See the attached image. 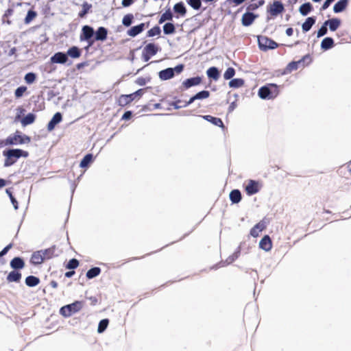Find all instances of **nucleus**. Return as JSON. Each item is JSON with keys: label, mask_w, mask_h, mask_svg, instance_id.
Segmentation results:
<instances>
[{"label": "nucleus", "mask_w": 351, "mask_h": 351, "mask_svg": "<svg viewBox=\"0 0 351 351\" xmlns=\"http://www.w3.org/2000/svg\"><path fill=\"white\" fill-rule=\"evenodd\" d=\"M3 155L6 157L4 165L9 167L12 165L20 157L27 158L29 154L20 149H13L3 152Z\"/></svg>", "instance_id": "1"}, {"label": "nucleus", "mask_w": 351, "mask_h": 351, "mask_svg": "<svg viewBox=\"0 0 351 351\" xmlns=\"http://www.w3.org/2000/svg\"><path fill=\"white\" fill-rule=\"evenodd\" d=\"M82 302L76 301L72 304L62 306L60 310V314L64 317H70L73 314L78 312L82 308Z\"/></svg>", "instance_id": "2"}, {"label": "nucleus", "mask_w": 351, "mask_h": 351, "mask_svg": "<svg viewBox=\"0 0 351 351\" xmlns=\"http://www.w3.org/2000/svg\"><path fill=\"white\" fill-rule=\"evenodd\" d=\"M53 253V249L38 251L32 254L31 261L35 265L40 264L45 258H51Z\"/></svg>", "instance_id": "3"}, {"label": "nucleus", "mask_w": 351, "mask_h": 351, "mask_svg": "<svg viewBox=\"0 0 351 351\" xmlns=\"http://www.w3.org/2000/svg\"><path fill=\"white\" fill-rule=\"evenodd\" d=\"M258 43L260 49L263 51L274 49L278 47V44L276 42L266 36H258Z\"/></svg>", "instance_id": "4"}, {"label": "nucleus", "mask_w": 351, "mask_h": 351, "mask_svg": "<svg viewBox=\"0 0 351 351\" xmlns=\"http://www.w3.org/2000/svg\"><path fill=\"white\" fill-rule=\"evenodd\" d=\"M183 70L182 65H178L175 68H168L159 72V77L162 80H167L172 78L174 75V73H180Z\"/></svg>", "instance_id": "5"}, {"label": "nucleus", "mask_w": 351, "mask_h": 351, "mask_svg": "<svg viewBox=\"0 0 351 351\" xmlns=\"http://www.w3.org/2000/svg\"><path fill=\"white\" fill-rule=\"evenodd\" d=\"M284 10L285 8L283 4L279 1H274L267 8V12L273 17L282 13Z\"/></svg>", "instance_id": "6"}, {"label": "nucleus", "mask_w": 351, "mask_h": 351, "mask_svg": "<svg viewBox=\"0 0 351 351\" xmlns=\"http://www.w3.org/2000/svg\"><path fill=\"white\" fill-rule=\"evenodd\" d=\"M159 48L153 43L147 44L143 49V56L145 61H148L150 57L154 56L158 51Z\"/></svg>", "instance_id": "7"}, {"label": "nucleus", "mask_w": 351, "mask_h": 351, "mask_svg": "<svg viewBox=\"0 0 351 351\" xmlns=\"http://www.w3.org/2000/svg\"><path fill=\"white\" fill-rule=\"evenodd\" d=\"M261 189V184L259 182L250 180L245 186V190L248 195H252L258 192Z\"/></svg>", "instance_id": "8"}, {"label": "nucleus", "mask_w": 351, "mask_h": 351, "mask_svg": "<svg viewBox=\"0 0 351 351\" xmlns=\"http://www.w3.org/2000/svg\"><path fill=\"white\" fill-rule=\"evenodd\" d=\"M68 57L66 53L62 52H57L51 57L50 61L51 63L56 64H64L66 62Z\"/></svg>", "instance_id": "9"}, {"label": "nucleus", "mask_w": 351, "mask_h": 351, "mask_svg": "<svg viewBox=\"0 0 351 351\" xmlns=\"http://www.w3.org/2000/svg\"><path fill=\"white\" fill-rule=\"evenodd\" d=\"M30 139L27 136L22 137L21 136H14V137H10L6 140V144L8 145H13V144H23L25 143H29Z\"/></svg>", "instance_id": "10"}, {"label": "nucleus", "mask_w": 351, "mask_h": 351, "mask_svg": "<svg viewBox=\"0 0 351 351\" xmlns=\"http://www.w3.org/2000/svg\"><path fill=\"white\" fill-rule=\"evenodd\" d=\"M257 16L251 12L244 14L241 18V22L243 25L249 26L256 19Z\"/></svg>", "instance_id": "11"}, {"label": "nucleus", "mask_w": 351, "mask_h": 351, "mask_svg": "<svg viewBox=\"0 0 351 351\" xmlns=\"http://www.w3.org/2000/svg\"><path fill=\"white\" fill-rule=\"evenodd\" d=\"M259 247L266 251L269 252L272 247V243L270 238L268 236H265L259 242Z\"/></svg>", "instance_id": "12"}, {"label": "nucleus", "mask_w": 351, "mask_h": 351, "mask_svg": "<svg viewBox=\"0 0 351 351\" xmlns=\"http://www.w3.org/2000/svg\"><path fill=\"white\" fill-rule=\"evenodd\" d=\"M266 225L264 221H260L255 225L251 230L250 234L253 237H257L259 234L265 228Z\"/></svg>", "instance_id": "13"}, {"label": "nucleus", "mask_w": 351, "mask_h": 351, "mask_svg": "<svg viewBox=\"0 0 351 351\" xmlns=\"http://www.w3.org/2000/svg\"><path fill=\"white\" fill-rule=\"evenodd\" d=\"M62 121V115L60 112H56L51 120L47 125V129L49 131H51L54 129L55 126Z\"/></svg>", "instance_id": "14"}, {"label": "nucleus", "mask_w": 351, "mask_h": 351, "mask_svg": "<svg viewBox=\"0 0 351 351\" xmlns=\"http://www.w3.org/2000/svg\"><path fill=\"white\" fill-rule=\"evenodd\" d=\"M145 28V24L141 23L136 26L132 27L128 31V35L132 37H134L143 31Z\"/></svg>", "instance_id": "15"}, {"label": "nucleus", "mask_w": 351, "mask_h": 351, "mask_svg": "<svg viewBox=\"0 0 351 351\" xmlns=\"http://www.w3.org/2000/svg\"><path fill=\"white\" fill-rule=\"evenodd\" d=\"M201 82V78L199 77L187 79L182 82L185 88H189L193 86L198 85Z\"/></svg>", "instance_id": "16"}, {"label": "nucleus", "mask_w": 351, "mask_h": 351, "mask_svg": "<svg viewBox=\"0 0 351 351\" xmlns=\"http://www.w3.org/2000/svg\"><path fill=\"white\" fill-rule=\"evenodd\" d=\"M348 0H340L336 3L333 7V10L335 13H339L345 10L348 5Z\"/></svg>", "instance_id": "17"}, {"label": "nucleus", "mask_w": 351, "mask_h": 351, "mask_svg": "<svg viewBox=\"0 0 351 351\" xmlns=\"http://www.w3.org/2000/svg\"><path fill=\"white\" fill-rule=\"evenodd\" d=\"M202 118L212 123L213 125H217L221 128H223V123L221 119L219 118L213 117L210 115L202 116Z\"/></svg>", "instance_id": "18"}, {"label": "nucleus", "mask_w": 351, "mask_h": 351, "mask_svg": "<svg viewBox=\"0 0 351 351\" xmlns=\"http://www.w3.org/2000/svg\"><path fill=\"white\" fill-rule=\"evenodd\" d=\"M341 21L338 19H332L325 21V25H328L331 31L336 30L340 25Z\"/></svg>", "instance_id": "19"}, {"label": "nucleus", "mask_w": 351, "mask_h": 351, "mask_svg": "<svg viewBox=\"0 0 351 351\" xmlns=\"http://www.w3.org/2000/svg\"><path fill=\"white\" fill-rule=\"evenodd\" d=\"M206 74L208 77L213 78L215 80H217L220 75L218 69L214 66L209 68L206 71Z\"/></svg>", "instance_id": "20"}, {"label": "nucleus", "mask_w": 351, "mask_h": 351, "mask_svg": "<svg viewBox=\"0 0 351 351\" xmlns=\"http://www.w3.org/2000/svg\"><path fill=\"white\" fill-rule=\"evenodd\" d=\"M258 95L262 99H272L271 96H270L269 88V86H263L259 89Z\"/></svg>", "instance_id": "21"}, {"label": "nucleus", "mask_w": 351, "mask_h": 351, "mask_svg": "<svg viewBox=\"0 0 351 351\" xmlns=\"http://www.w3.org/2000/svg\"><path fill=\"white\" fill-rule=\"evenodd\" d=\"M107 30L106 28L101 27L96 32L95 39L97 40H104L106 38Z\"/></svg>", "instance_id": "22"}, {"label": "nucleus", "mask_w": 351, "mask_h": 351, "mask_svg": "<svg viewBox=\"0 0 351 351\" xmlns=\"http://www.w3.org/2000/svg\"><path fill=\"white\" fill-rule=\"evenodd\" d=\"M10 265L14 269H21L24 267V262L20 258H14L10 262Z\"/></svg>", "instance_id": "23"}, {"label": "nucleus", "mask_w": 351, "mask_h": 351, "mask_svg": "<svg viewBox=\"0 0 351 351\" xmlns=\"http://www.w3.org/2000/svg\"><path fill=\"white\" fill-rule=\"evenodd\" d=\"M333 45H334L333 40L331 38L327 37V38H325L322 41L321 47H322V49H323L324 50H327V49L332 47Z\"/></svg>", "instance_id": "24"}, {"label": "nucleus", "mask_w": 351, "mask_h": 351, "mask_svg": "<svg viewBox=\"0 0 351 351\" xmlns=\"http://www.w3.org/2000/svg\"><path fill=\"white\" fill-rule=\"evenodd\" d=\"M66 56L73 58H77L80 56V51L77 47H72L67 51Z\"/></svg>", "instance_id": "25"}, {"label": "nucleus", "mask_w": 351, "mask_h": 351, "mask_svg": "<svg viewBox=\"0 0 351 351\" xmlns=\"http://www.w3.org/2000/svg\"><path fill=\"white\" fill-rule=\"evenodd\" d=\"M315 20L312 17L306 19L305 22L302 24V27L304 32H308L310 30L313 25L315 23Z\"/></svg>", "instance_id": "26"}, {"label": "nucleus", "mask_w": 351, "mask_h": 351, "mask_svg": "<svg viewBox=\"0 0 351 351\" xmlns=\"http://www.w3.org/2000/svg\"><path fill=\"white\" fill-rule=\"evenodd\" d=\"M83 35L86 40L90 39L94 33L93 29L88 25H85L82 28Z\"/></svg>", "instance_id": "27"}, {"label": "nucleus", "mask_w": 351, "mask_h": 351, "mask_svg": "<svg viewBox=\"0 0 351 351\" xmlns=\"http://www.w3.org/2000/svg\"><path fill=\"white\" fill-rule=\"evenodd\" d=\"M21 277V274L19 271H11L8 276V280L9 282H18Z\"/></svg>", "instance_id": "28"}, {"label": "nucleus", "mask_w": 351, "mask_h": 351, "mask_svg": "<svg viewBox=\"0 0 351 351\" xmlns=\"http://www.w3.org/2000/svg\"><path fill=\"white\" fill-rule=\"evenodd\" d=\"M241 193L238 190H233L230 193V198L233 203H238L241 200Z\"/></svg>", "instance_id": "29"}, {"label": "nucleus", "mask_w": 351, "mask_h": 351, "mask_svg": "<svg viewBox=\"0 0 351 351\" xmlns=\"http://www.w3.org/2000/svg\"><path fill=\"white\" fill-rule=\"evenodd\" d=\"M25 283L29 287H34L39 283V279L35 276H30L26 278Z\"/></svg>", "instance_id": "30"}, {"label": "nucleus", "mask_w": 351, "mask_h": 351, "mask_svg": "<svg viewBox=\"0 0 351 351\" xmlns=\"http://www.w3.org/2000/svg\"><path fill=\"white\" fill-rule=\"evenodd\" d=\"M35 120V115L34 114L29 113L26 115L22 120L21 123L23 125H27L32 123Z\"/></svg>", "instance_id": "31"}, {"label": "nucleus", "mask_w": 351, "mask_h": 351, "mask_svg": "<svg viewBox=\"0 0 351 351\" xmlns=\"http://www.w3.org/2000/svg\"><path fill=\"white\" fill-rule=\"evenodd\" d=\"M134 98V94L128 95H122L119 98V103L121 105H125L132 101Z\"/></svg>", "instance_id": "32"}, {"label": "nucleus", "mask_w": 351, "mask_h": 351, "mask_svg": "<svg viewBox=\"0 0 351 351\" xmlns=\"http://www.w3.org/2000/svg\"><path fill=\"white\" fill-rule=\"evenodd\" d=\"M173 18V14L170 10V9H168L166 10L160 16V19L159 20V23H162L166 21H170Z\"/></svg>", "instance_id": "33"}, {"label": "nucleus", "mask_w": 351, "mask_h": 351, "mask_svg": "<svg viewBox=\"0 0 351 351\" xmlns=\"http://www.w3.org/2000/svg\"><path fill=\"white\" fill-rule=\"evenodd\" d=\"M93 160L92 154L86 155L84 158L82 160L80 166L82 168L86 167Z\"/></svg>", "instance_id": "34"}, {"label": "nucleus", "mask_w": 351, "mask_h": 351, "mask_svg": "<svg viewBox=\"0 0 351 351\" xmlns=\"http://www.w3.org/2000/svg\"><path fill=\"white\" fill-rule=\"evenodd\" d=\"M312 6L310 3H306L302 4L300 7V12L303 15H306L311 10Z\"/></svg>", "instance_id": "35"}, {"label": "nucleus", "mask_w": 351, "mask_h": 351, "mask_svg": "<svg viewBox=\"0 0 351 351\" xmlns=\"http://www.w3.org/2000/svg\"><path fill=\"white\" fill-rule=\"evenodd\" d=\"M100 274V269L99 267H94L89 269L86 273V277L89 279L97 276Z\"/></svg>", "instance_id": "36"}, {"label": "nucleus", "mask_w": 351, "mask_h": 351, "mask_svg": "<svg viewBox=\"0 0 351 351\" xmlns=\"http://www.w3.org/2000/svg\"><path fill=\"white\" fill-rule=\"evenodd\" d=\"M173 9L176 12L181 14L182 16H184L186 14V8L182 3H176L174 5Z\"/></svg>", "instance_id": "37"}, {"label": "nucleus", "mask_w": 351, "mask_h": 351, "mask_svg": "<svg viewBox=\"0 0 351 351\" xmlns=\"http://www.w3.org/2000/svg\"><path fill=\"white\" fill-rule=\"evenodd\" d=\"M163 31L165 34H171L175 32V27L171 23H165L163 26Z\"/></svg>", "instance_id": "38"}, {"label": "nucleus", "mask_w": 351, "mask_h": 351, "mask_svg": "<svg viewBox=\"0 0 351 351\" xmlns=\"http://www.w3.org/2000/svg\"><path fill=\"white\" fill-rule=\"evenodd\" d=\"M243 84V80L242 79H233L229 82V86L232 88H239L242 86Z\"/></svg>", "instance_id": "39"}, {"label": "nucleus", "mask_w": 351, "mask_h": 351, "mask_svg": "<svg viewBox=\"0 0 351 351\" xmlns=\"http://www.w3.org/2000/svg\"><path fill=\"white\" fill-rule=\"evenodd\" d=\"M132 19H133V15L132 14H127V15L123 16V20H122V23L125 26L128 27V26H130L132 24Z\"/></svg>", "instance_id": "40"}, {"label": "nucleus", "mask_w": 351, "mask_h": 351, "mask_svg": "<svg viewBox=\"0 0 351 351\" xmlns=\"http://www.w3.org/2000/svg\"><path fill=\"white\" fill-rule=\"evenodd\" d=\"M108 324V319H102L101 321H100L99 326H98V328H97L98 332L101 333V332H104L106 330V328H107Z\"/></svg>", "instance_id": "41"}, {"label": "nucleus", "mask_w": 351, "mask_h": 351, "mask_svg": "<svg viewBox=\"0 0 351 351\" xmlns=\"http://www.w3.org/2000/svg\"><path fill=\"white\" fill-rule=\"evenodd\" d=\"M235 74V71L233 68L232 67H230V68H228L226 69V71H225L224 74H223V77L226 79V80H229L230 78H232Z\"/></svg>", "instance_id": "42"}, {"label": "nucleus", "mask_w": 351, "mask_h": 351, "mask_svg": "<svg viewBox=\"0 0 351 351\" xmlns=\"http://www.w3.org/2000/svg\"><path fill=\"white\" fill-rule=\"evenodd\" d=\"M268 86L269 88L270 96H271L272 98L276 97L278 94L277 86L271 84H269Z\"/></svg>", "instance_id": "43"}, {"label": "nucleus", "mask_w": 351, "mask_h": 351, "mask_svg": "<svg viewBox=\"0 0 351 351\" xmlns=\"http://www.w3.org/2000/svg\"><path fill=\"white\" fill-rule=\"evenodd\" d=\"M36 16V13L35 12L29 10L25 19V23L27 24L29 23Z\"/></svg>", "instance_id": "44"}, {"label": "nucleus", "mask_w": 351, "mask_h": 351, "mask_svg": "<svg viewBox=\"0 0 351 351\" xmlns=\"http://www.w3.org/2000/svg\"><path fill=\"white\" fill-rule=\"evenodd\" d=\"M209 92L207 91V90H202L198 93H197L195 95V98H196V99H206L209 97Z\"/></svg>", "instance_id": "45"}, {"label": "nucleus", "mask_w": 351, "mask_h": 351, "mask_svg": "<svg viewBox=\"0 0 351 351\" xmlns=\"http://www.w3.org/2000/svg\"><path fill=\"white\" fill-rule=\"evenodd\" d=\"M36 75L33 73H28L25 76V80L27 84L33 83L36 80Z\"/></svg>", "instance_id": "46"}, {"label": "nucleus", "mask_w": 351, "mask_h": 351, "mask_svg": "<svg viewBox=\"0 0 351 351\" xmlns=\"http://www.w3.org/2000/svg\"><path fill=\"white\" fill-rule=\"evenodd\" d=\"M27 88L25 86H20L15 90V96L17 98L22 97L24 93L26 91Z\"/></svg>", "instance_id": "47"}, {"label": "nucleus", "mask_w": 351, "mask_h": 351, "mask_svg": "<svg viewBox=\"0 0 351 351\" xmlns=\"http://www.w3.org/2000/svg\"><path fill=\"white\" fill-rule=\"evenodd\" d=\"M78 265H79L78 261L75 258H73L69 261V262L67 265V268L68 269H75V268L77 267Z\"/></svg>", "instance_id": "48"}, {"label": "nucleus", "mask_w": 351, "mask_h": 351, "mask_svg": "<svg viewBox=\"0 0 351 351\" xmlns=\"http://www.w3.org/2000/svg\"><path fill=\"white\" fill-rule=\"evenodd\" d=\"M189 3L193 7L194 9H199L201 6L200 0H189Z\"/></svg>", "instance_id": "49"}, {"label": "nucleus", "mask_w": 351, "mask_h": 351, "mask_svg": "<svg viewBox=\"0 0 351 351\" xmlns=\"http://www.w3.org/2000/svg\"><path fill=\"white\" fill-rule=\"evenodd\" d=\"M327 25H325V23L324 25L321 27V28L317 32V37H321L325 35L327 32Z\"/></svg>", "instance_id": "50"}, {"label": "nucleus", "mask_w": 351, "mask_h": 351, "mask_svg": "<svg viewBox=\"0 0 351 351\" xmlns=\"http://www.w3.org/2000/svg\"><path fill=\"white\" fill-rule=\"evenodd\" d=\"M160 34V29L159 28H156V29H150L149 32H148V35L149 36H156V35H158Z\"/></svg>", "instance_id": "51"}, {"label": "nucleus", "mask_w": 351, "mask_h": 351, "mask_svg": "<svg viewBox=\"0 0 351 351\" xmlns=\"http://www.w3.org/2000/svg\"><path fill=\"white\" fill-rule=\"evenodd\" d=\"M333 1L334 0H326L322 7V9L326 10V8H328Z\"/></svg>", "instance_id": "52"}, {"label": "nucleus", "mask_w": 351, "mask_h": 351, "mask_svg": "<svg viewBox=\"0 0 351 351\" xmlns=\"http://www.w3.org/2000/svg\"><path fill=\"white\" fill-rule=\"evenodd\" d=\"M298 68V63L296 62H292L289 64L288 69L289 71L295 70Z\"/></svg>", "instance_id": "53"}, {"label": "nucleus", "mask_w": 351, "mask_h": 351, "mask_svg": "<svg viewBox=\"0 0 351 351\" xmlns=\"http://www.w3.org/2000/svg\"><path fill=\"white\" fill-rule=\"evenodd\" d=\"M10 197V199H11V201H12V203L13 204V206L14 208V209H17L18 208V203L16 202V200L12 197V194H9Z\"/></svg>", "instance_id": "54"}, {"label": "nucleus", "mask_w": 351, "mask_h": 351, "mask_svg": "<svg viewBox=\"0 0 351 351\" xmlns=\"http://www.w3.org/2000/svg\"><path fill=\"white\" fill-rule=\"evenodd\" d=\"M133 3V0H123L122 5L123 7H128Z\"/></svg>", "instance_id": "55"}, {"label": "nucleus", "mask_w": 351, "mask_h": 351, "mask_svg": "<svg viewBox=\"0 0 351 351\" xmlns=\"http://www.w3.org/2000/svg\"><path fill=\"white\" fill-rule=\"evenodd\" d=\"M11 248V245H8L6 246L1 252H0V256H4L8 251Z\"/></svg>", "instance_id": "56"}, {"label": "nucleus", "mask_w": 351, "mask_h": 351, "mask_svg": "<svg viewBox=\"0 0 351 351\" xmlns=\"http://www.w3.org/2000/svg\"><path fill=\"white\" fill-rule=\"evenodd\" d=\"M131 115H132V113L130 112H126L123 114V119H128L131 117Z\"/></svg>", "instance_id": "57"}, {"label": "nucleus", "mask_w": 351, "mask_h": 351, "mask_svg": "<svg viewBox=\"0 0 351 351\" xmlns=\"http://www.w3.org/2000/svg\"><path fill=\"white\" fill-rule=\"evenodd\" d=\"M293 33V29L292 28H288L286 30V34L287 36H291Z\"/></svg>", "instance_id": "58"}, {"label": "nucleus", "mask_w": 351, "mask_h": 351, "mask_svg": "<svg viewBox=\"0 0 351 351\" xmlns=\"http://www.w3.org/2000/svg\"><path fill=\"white\" fill-rule=\"evenodd\" d=\"M195 100H196V98H195V95L192 97L189 101L186 104L185 106H187L188 105L192 104Z\"/></svg>", "instance_id": "59"}, {"label": "nucleus", "mask_w": 351, "mask_h": 351, "mask_svg": "<svg viewBox=\"0 0 351 351\" xmlns=\"http://www.w3.org/2000/svg\"><path fill=\"white\" fill-rule=\"evenodd\" d=\"M265 3L263 0H259L258 3L255 5V8H258V6H261Z\"/></svg>", "instance_id": "60"}, {"label": "nucleus", "mask_w": 351, "mask_h": 351, "mask_svg": "<svg viewBox=\"0 0 351 351\" xmlns=\"http://www.w3.org/2000/svg\"><path fill=\"white\" fill-rule=\"evenodd\" d=\"M245 0H232V1L236 4V5H239L241 4V3H243V1H245Z\"/></svg>", "instance_id": "61"}, {"label": "nucleus", "mask_w": 351, "mask_h": 351, "mask_svg": "<svg viewBox=\"0 0 351 351\" xmlns=\"http://www.w3.org/2000/svg\"><path fill=\"white\" fill-rule=\"evenodd\" d=\"M5 185V181L3 179H0V188Z\"/></svg>", "instance_id": "62"}, {"label": "nucleus", "mask_w": 351, "mask_h": 351, "mask_svg": "<svg viewBox=\"0 0 351 351\" xmlns=\"http://www.w3.org/2000/svg\"><path fill=\"white\" fill-rule=\"evenodd\" d=\"M134 94V97H135L136 95H139V96H141V95H142V90H141V89H140V90H137L136 92H135Z\"/></svg>", "instance_id": "63"}, {"label": "nucleus", "mask_w": 351, "mask_h": 351, "mask_svg": "<svg viewBox=\"0 0 351 351\" xmlns=\"http://www.w3.org/2000/svg\"><path fill=\"white\" fill-rule=\"evenodd\" d=\"M73 274H74V271H69V272H66L65 275L66 277H71Z\"/></svg>", "instance_id": "64"}]
</instances>
